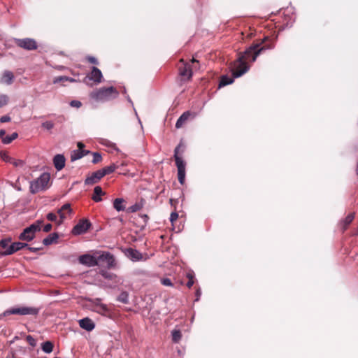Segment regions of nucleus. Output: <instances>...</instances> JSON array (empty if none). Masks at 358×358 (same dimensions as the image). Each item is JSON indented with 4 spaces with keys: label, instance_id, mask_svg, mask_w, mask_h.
<instances>
[{
    "label": "nucleus",
    "instance_id": "obj_22",
    "mask_svg": "<svg viewBox=\"0 0 358 358\" xmlns=\"http://www.w3.org/2000/svg\"><path fill=\"white\" fill-rule=\"evenodd\" d=\"M191 115L192 113L189 111L183 113L178 119L176 123V127L178 129L182 127L184 123L191 117Z\"/></svg>",
    "mask_w": 358,
    "mask_h": 358
},
{
    "label": "nucleus",
    "instance_id": "obj_48",
    "mask_svg": "<svg viewBox=\"0 0 358 358\" xmlns=\"http://www.w3.org/2000/svg\"><path fill=\"white\" fill-rule=\"evenodd\" d=\"M27 248L29 251L34 252H36L42 248H39V247L38 248L31 247L29 245Z\"/></svg>",
    "mask_w": 358,
    "mask_h": 358
},
{
    "label": "nucleus",
    "instance_id": "obj_17",
    "mask_svg": "<svg viewBox=\"0 0 358 358\" xmlns=\"http://www.w3.org/2000/svg\"><path fill=\"white\" fill-rule=\"evenodd\" d=\"M79 325L82 329L88 331H92L95 327L94 322L89 317H85L80 320Z\"/></svg>",
    "mask_w": 358,
    "mask_h": 358
},
{
    "label": "nucleus",
    "instance_id": "obj_39",
    "mask_svg": "<svg viewBox=\"0 0 358 358\" xmlns=\"http://www.w3.org/2000/svg\"><path fill=\"white\" fill-rule=\"evenodd\" d=\"M102 159L101 155L99 152H94L93 153V159H92V163L93 164H97L100 162Z\"/></svg>",
    "mask_w": 358,
    "mask_h": 358
},
{
    "label": "nucleus",
    "instance_id": "obj_56",
    "mask_svg": "<svg viewBox=\"0 0 358 358\" xmlns=\"http://www.w3.org/2000/svg\"><path fill=\"white\" fill-rule=\"evenodd\" d=\"M55 358H59V357H55Z\"/></svg>",
    "mask_w": 358,
    "mask_h": 358
},
{
    "label": "nucleus",
    "instance_id": "obj_53",
    "mask_svg": "<svg viewBox=\"0 0 358 358\" xmlns=\"http://www.w3.org/2000/svg\"><path fill=\"white\" fill-rule=\"evenodd\" d=\"M142 217L144 219L145 221L148 220V216L147 215H143Z\"/></svg>",
    "mask_w": 358,
    "mask_h": 358
},
{
    "label": "nucleus",
    "instance_id": "obj_27",
    "mask_svg": "<svg viewBox=\"0 0 358 358\" xmlns=\"http://www.w3.org/2000/svg\"><path fill=\"white\" fill-rule=\"evenodd\" d=\"M234 82V78L227 76H222L221 77L219 87H224L227 85L231 84Z\"/></svg>",
    "mask_w": 358,
    "mask_h": 358
},
{
    "label": "nucleus",
    "instance_id": "obj_25",
    "mask_svg": "<svg viewBox=\"0 0 358 358\" xmlns=\"http://www.w3.org/2000/svg\"><path fill=\"white\" fill-rule=\"evenodd\" d=\"M104 194L102 188L100 186H96L94 189V195L92 199L95 202H99L102 200L101 195Z\"/></svg>",
    "mask_w": 358,
    "mask_h": 358
},
{
    "label": "nucleus",
    "instance_id": "obj_36",
    "mask_svg": "<svg viewBox=\"0 0 358 358\" xmlns=\"http://www.w3.org/2000/svg\"><path fill=\"white\" fill-rule=\"evenodd\" d=\"M54 126L55 124L52 121H45L41 124V127L48 131L53 129Z\"/></svg>",
    "mask_w": 358,
    "mask_h": 358
},
{
    "label": "nucleus",
    "instance_id": "obj_51",
    "mask_svg": "<svg viewBox=\"0 0 358 358\" xmlns=\"http://www.w3.org/2000/svg\"><path fill=\"white\" fill-rule=\"evenodd\" d=\"M84 144L81 142H78V150H83V148H84Z\"/></svg>",
    "mask_w": 358,
    "mask_h": 358
},
{
    "label": "nucleus",
    "instance_id": "obj_13",
    "mask_svg": "<svg viewBox=\"0 0 358 358\" xmlns=\"http://www.w3.org/2000/svg\"><path fill=\"white\" fill-rule=\"evenodd\" d=\"M194 69H198L197 66H194ZM192 69L193 67H192L190 64H183V65L179 68V74L180 76L189 80L192 76Z\"/></svg>",
    "mask_w": 358,
    "mask_h": 358
},
{
    "label": "nucleus",
    "instance_id": "obj_32",
    "mask_svg": "<svg viewBox=\"0 0 358 358\" xmlns=\"http://www.w3.org/2000/svg\"><path fill=\"white\" fill-rule=\"evenodd\" d=\"M143 207V203L142 202L136 203L134 205L129 206L127 209L129 213H135L140 210Z\"/></svg>",
    "mask_w": 358,
    "mask_h": 358
},
{
    "label": "nucleus",
    "instance_id": "obj_14",
    "mask_svg": "<svg viewBox=\"0 0 358 358\" xmlns=\"http://www.w3.org/2000/svg\"><path fill=\"white\" fill-rule=\"evenodd\" d=\"M1 158L4 162L13 165L15 167H22L24 164L23 160L13 158L6 152L1 155Z\"/></svg>",
    "mask_w": 358,
    "mask_h": 358
},
{
    "label": "nucleus",
    "instance_id": "obj_18",
    "mask_svg": "<svg viewBox=\"0 0 358 358\" xmlns=\"http://www.w3.org/2000/svg\"><path fill=\"white\" fill-rule=\"evenodd\" d=\"M65 157L62 155H56L53 158V164L57 171H61L65 166Z\"/></svg>",
    "mask_w": 358,
    "mask_h": 358
},
{
    "label": "nucleus",
    "instance_id": "obj_8",
    "mask_svg": "<svg viewBox=\"0 0 358 358\" xmlns=\"http://www.w3.org/2000/svg\"><path fill=\"white\" fill-rule=\"evenodd\" d=\"M14 41L18 47L26 50H35L38 48L36 41L33 38H15Z\"/></svg>",
    "mask_w": 358,
    "mask_h": 358
},
{
    "label": "nucleus",
    "instance_id": "obj_46",
    "mask_svg": "<svg viewBox=\"0 0 358 358\" xmlns=\"http://www.w3.org/2000/svg\"><path fill=\"white\" fill-rule=\"evenodd\" d=\"M11 120L10 117L9 115H3L0 117V122L4 123V122H8Z\"/></svg>",
    "mask_w": 358,
    "mask_h": 358
},
{
    "label": "nucleus",
    "instance_id": "obj_19",
    "mask_svg": "<svg viewBox=\"0 0 358 358\" xmlns=\"http://www.w3.org/2000/svg\"><path fill=\"white\" fill-rule=\"evenodd\" d=\"M14 80V75L10 71H5L1 78V83L10 85L13 83Z\"/></svg>",
    "mask_w": 358,
    "mask_h": 358
},
{
    "label": "nucleus",
    "instance_id": "obj_41",
    "mask_svg": "<svg viewBox=\"0 0 358 358\" xmlns=\"http://www.w3.org/2000/svg\"><path fill=\"white\" fill-rule=\"evenodd\" d=\"M178 214L177 212H172L170 215V222H171L172 225L174 224V222L178 220Z\"/></svg>",
    "mask_w": 358,
    "mask_h": 358
},
{
    "label": "nucleus",
    "instance_id": "obj_35",
    "mask_svg": "<svg viewBox=\"0 0 358 358\" xmlns=\"http://www.w3.org/2000/svg\"><path fill=\"white\" fill-rule=\"evenodd\" d=\"M101 274L106 279L115 280L117 278V275H115L114 273H109L105 271H102L101 272Z\"/></svg>",
    "mask_w": 358,
    "mask_h": 358
},
{
    "label": "nucleus",
    "instance_id": "obj_37",
    "mask_svg": "<svg viewBox=\"0 0 358 358\" xmlns=\"http://www.w3.org/2000/svg\"><path fill=\"white\" fill-rule=\"evenodd\" d=\"M9 97L6 94H0V108L7 105Z\"/></svg>",
    "mask_w": 358,
    "mask_h": 358
},
{
    "label": "nucleus",
    "instance_id": "obj_15",
    "mask_svg": "<svg viewBox=\"0 0 358 358\" xmlns=\"http://www.w3.org/2000/svg\"><path fill=\"white\" fill-rule=\"evenodd\" d=\"M105 261L106 262L108 267H113L115 264V260L113 255L108 252H103L98 255V262Z\"/></svg>",
    "mask_w": 358,
    "mask_h": 358
},
{
    "label": "nucleus",
    "instance_id": "obj_50",
    "mask_svg": "<svg viewBox=\"0 0 358 358\" xmlns=\"http://www.w3.org/2000/svg\"><path fill=\"white\" fill-rule=\"evenodd\" d=\"M6 137V131L4 129L0 130V138L1 139V141L3 142V138H5Z\"/></svg>",
    "mask_w": 358,
    "mask_h": 358
},
{
    "label": "nucleus",
    "instance_id": "obj_10",
    "mask_svg": "<svg viewBox=\"0 0 358 358\" xmlns=\"http://www.w3.org/2000/svg\"><path fill=\"white\" fill-rule=\"evenodd\" d=\"M79 262L88 267H92L98 265V255H92L90 254H85L80 255L78 258Z\"/></svg>",
    "mask_w": 358,
    "mask_h": 358
},
{
    "label": "nucleus",
    "instance_id": "obj_47",
    "mask_svg": "<svg viewBox=\"0 0 358 358\" xmlns=\"http://www.w3.org/2000/svg\"><path fill=\"white\" fill-rule=\"evenodd\" d=\"M52 224H47L43 227V231L45 232H49L52 229Z\"/></svg>",
    "mask_w": 358,
    "mask_h": 358
},
{
    "label": "nucleus",
    "instance_id": "obj_45",
    "mask_svg": "<svg viewBox=\"0 0 358 358\" xmlns=\"http://www.w3.org/2000/svg\"><path fill=\"white\" fill-rule=\"evenodd\" d=\"M62 80H69L71 82H73L74 81V79L73 78H67V77H60V78H55V83H57L59 81H62Z\"/></svg>",
    "mask_w": 358,
    "mask_h": 358
},
{
    "label": "nucleus",
    "instance_id": "obj_31",
    "mask_svg": "<svg viewBox=\"0 0 358 358\" xmlns=\"http://www.w3.org/2000/svg\"><path fill=\"white\" fill-rule=\"evenodd\" d=\"M128 252L131 259L134 260H139L142 258V255L136 250L129 249Z\"/></svg>",
    "mask_w": 358,
    "mask_h": 358
},
{
    "label": "nucleus",
    "instance_id": "obj_52",
    "mask_svg": "<svg viewBox=\"0 0 358 358\" xmlns=\"http://www.w3.org/2000/svg\"><path fill=\"white\" fill-rule=\"evenodd\" d=\"M196 301H198V300H199V296H200V295H201V292H200V290H197V291H196Z\"/></svg>",
    "mask_w": 358,
    "mask_h": 358
},
{
    "label": "nucleus",
    "instance_id": "obj_11",
    "mask_svg": "<svg viewBox=\"0 0 358 358\" xmlns=\"http://www.w3.org/2000/svg\"><path fill=\"white\" fill-rule=\"evenodd\" d=\"M73 213V210L71 208V205L69 203L64 204L60 208L58 209L57 213L59 215V219L57 222V225L62 224L64 221L70 216Z\"/></svg>",
    "mask_w": 358,
    "mask_h": 358
},
{
    "label": "nucleus",
    "instance_id": "obj_9",
    "mask_svg": "<svg viewBox=\"0 0 358 358\" xmlns=\"http://www.w3.org/2000/svg\"><path fill=\"white\" fill-rule=\"evenodd\" d=\"M90 227V222L88 220L83 219L79 220V222L73 227L71 232L76 236L80 235L87 232Z\"/></svg>",
    "mask_w": 358,
    "mask_h": 358
},
{
    "label": "nucleus",
    "instance_id": "obj_26",
    "mask_svg": "<svg viewBox=\"0 0 358 358\" xmlns=\"http://www.w3.org/2000/svg\"><path fill=\"white\" fill-rule=\"evenodd\" d=\"M117 169V166H116L115 164H111L110 165L105 166L100 170L101 171L103 176H105L106 175L113 173Z\"/></svg>",
    "mask_w": 358,
    "mask_h": 358
},
{
    "label": "nucleus",
    "instance_id": "obj_29",
    "mask_svg": "<svg viewBox=\"0 0 358 358\" xmlns=\"http://www.w3.org/2000/svg\"><path fill=\"white\" fill-rule=\"evenodd\" d=\"M355 213H352L349 214L345 218V220L343 222V230H345L347 229L348 226L353 221V220L355 218Z\"/></svg>",
    "mask_w": 358,
    "mask_h": 358
},
{
    "label": "nucleus",
    "instance_id": "obj_4",
    "mask_svg": "<svg viewBox=\"0 0 358 358\" xmlns=\"http://www.w3.org/2000/svg\"><path fill=\"white\" fill-rule=\"evenodd\" d=\"M10 238L1 240L0 246L4 250L1 252V255H10L28 246L27 243L23 242H14L13 243H10Z\"/></svg>",
    "mask_w": 358,
    "mask_h": 358
},
{
    "label": "nucleus",
    "instance_id": "obj_34",
    "mask_svg": "<svg viewBox=\"0 0 358 358\" xmlns=\"http://www.w3.org/2000/svg\"><path fill=\"white\" fill-rule=\"evenodd\" d=\"M117 301L124 304L129 303V294L127 292H122L117 297Z\"/></svg>",
    "mask_w": 358,
    "mask_h": 358
},
{
    "label": "nucleus",
    "instance_id": "obj_6",
    "mask_svg": "<svg viewBox=\"0 0 358 358\" xmlns=\"http://www.w3.org/2000/svg\"><path fill=\"white\" fill-rule=\"evenodd\" d=\"M42 223V220H37L29 227H26L19 235L18 238L22 241H31L35 238L36 233L40 231Z\"/></svg>",
    "mask_w": 358,
    "mask_h": 358
},
{
    "label": "nucleus",
    "instance_id": "obj_38",
    "mask_svg": "<svg viewBox=\"0 0 358 358\" xmlns=\"http://www.w3.org/2000/svg\"><path fill=\"white\" fill-rule=\"evenodd\" d=\"M47 219L49 220V221H51V222H55L57 224L59 221V220L57 219V214L54 213H49L47 216H46Z\"/></svg>",
    "mask_w": 358,
    "mask_h": 358
},
{
    "label": "nucleus",
    "instance_id": "obj_49",
    "mask_svg": "<svg viewBox=\"0 0 358 358\" xmlns=\"http://www.w3.org/2000/svg\"><path fill=\"white\" fill-rule=\"evenodd\" d=\"M27 339L29 342L30 345H31L33 346L35 345V341L31 336H28L27 337Z\"/></svg>",
    "mask_w": 358,
    "mask_h": 358
},
{
    "label": "nucleus",
    "instance_id": "obj_44",
    "mask_svg": "<svg viewBox=\"0 0 358 358\" xmlns=\"http://www.w3.org/2000/svg\"><path fill=\"white\" fill-rule=\"evenodd\" d=\"M70 105L72 107L80 108L81 106L82 103L80 101L73 100V101H71Z\"/></svg>",
    "mask_w": 358,
    "mask_h": 358
},
{
    "label": "nucleus",
    "instance_id": "obj_40",
    "mask_svg": "<svg viewBox=\"0 0 358 358\" xmlns=\"http://www.w3.org/2000/svg\"><path fill=\"white\" fill-rule=\"evenodd\" d=\"M187 278L189 279L188 282H187V286L189 288H190L194 283V275H193V274L188 273L187 274Z\"/></svg>",
    "mask_w": 358,
    "mask_h": 358
},
{
    "label": "nucleus",
    "instance_id": "obj_54",
    "mask_svg": "<svg viewBox=\"0 0 358 358\" xmlns=\"http://www.w3.org/2000/svg\"><path fill=\"white\" fill-rule=\"evenodd\" d=\"M191 62L192 64L199 63V62L197 60H196L194 58H193Z\"/></svg>",
    "mask_w": 358,
    "mask_h": 358
},
{
    "label": "nucleus",
    "instance_id": "obj_55",
    "mask_svg": "<svg viewBox=\"0 0 358 358\" xmlns=\"http://www.w3.org/2000/svg\"><path fill=\"white\" fill-rule=\"evenodd\" d=\"M128 101H129V102H131V99H130V98H129V97H128Z\"/></svg>",
    "mask_w": 358,
    "mask_h": 358
},
{
    "label": "nucleus",
    "instance_id": "obj_28",
    "mask_svg": "<svg viewBox=\"0 0 358 358\" xmlns=\"http://www.w3.org/2000/svg\"><path fill=\"white\" fill-rule=\"evenodd\" d=\"M41 349L45 353H50L53 350V344L50 341H45L42 343Z\"/></svg>",
    "mask_w": 358,
    "mask_h": 358
},
{
    "label": "nucleus",
    "instance_id": "obj_23",
    "mask_svg": "<svg viewBox=\"0 0 358 358\" xmlns=\"http://www.w3.org/2000/svg\"><path fill=\"white\" fill-rule=\"evenodd\" d=\"M124 199L122 198H117L113 201V208L118 212L124 211L126 208L124 205Z\"/></svg>",
    "mask_w": 358,
    "mask_h": 358
},
{
    "label": "nucleus",
    "instance_id": "obj_7",
    "mask_svg": "<svg viewBox=\"0 0 358 358\" xmlns=\"http://www.w3.org/2000/svg\"><path fill=\"white\" fill-rule=\"evenodd\" d=\"M40 308L36 307L20 306L13 307L4 312V315H37Z\"/></svg>",
    "mask_w": 358,
    "mask_h": 358
},
{
    "label": "nucleus",
    "instance_id": "obj_3",
    "mask_svg": "<svg viewBox=\"0 0 358 358\" xmlns=\"http://www.w3.org/2000/svg\"><path fill=\"white\" fill-rule=\"evenodd\" d=\"M119 92L114 87H101L92 91L90 99L96 102H106L118 96Z\"/></svg>",
    "mask_w": 358,
    "mask_h": 358
},
{
    "label": "nucleus",
    "instance_id": "obj_16",
    "mask_svg": "<svg viewBox=\"0 0 358 358\" xmlns=\"http://www.w3.org/2000/svg\"><path fill=\"white\" fill-rule=\"evenodd\" d=\"M103 177V175L101 171L99 169L95 172H93L91 176H88L85 180V184L87 185L95 184L98 182Z\"/></svg>",
    "mask_w": 358,
    "mask_h": 358
},
{
    "label": "nucleus",
    "instance_id": "obj_24",
    "mask_svg": "<svg viewBox=\"0 0 358 358\" xmlns=\"http://www.w3.org/2000/svg\"><path fill=\"white\" fill-rule=\"evenodd\" d=\"M59 236L57 233H52L43 240V245L48 246L57 242Z\"/></svg>",
    "mask_w": 358,
    "mask_h": 358
},
{
    "label": "nucleus",
    "instance_id": "obj_20",
    "mask_svg": "<svg viewBox=\"0 0 358 358\" xmlns=\"http://www.w3.org/2000/svg\"><path fill=\"white\" fill-rule=\"evenodd\" d=\"M95 301V311L101 315H105L108 311V308L106 305L101 303L100 299H96Z\"/></svg>",
    "mask_w": 358,
    "mask_h": 358
},
{
    "label": "nucleus",
    "instance_id": "obj_21",
    "mask_svg": "<svg viewBox=\"0 0 358 358\" xmlns=\"http://www.w3.org/2000/svg\"><path fill=\"white\" fill-rule=\"evenodd\" d=\"M90 153V151L85 150H75L71 152V160L72 162L80 159L85 155Z\"/></svg>",
    "mask_w": 358,
    "mask_h": 358
},
{
    "label": "nucleus",
    "instance_id": "obj_12",
    "mask_svg": "<svg viewBox=\"0 0 358 358\" xmlns=\"http://www.w3.org/2000/svg\"><path fill=\"white\" fill-rule=\"evenodd\" d=\"M102 78L101 71L97 67L93 66L91 72L85 77V80H92L94 83L99 84L101 82Z\"/></svg>",
    "mask_w": 358,
    "mask_h": 358
},
{
    "label": "nucleus",
    "instance_id": "obj_2",
    "mask_svg": "<svg viewBox=\"0 0 358 358\" xmlns=\"http://www.w3.org/2000/svg\"><path fill=\"white\" fill-rule=\"evenodd\" d=\"M185 145L181 141L174 150V159L178 169V179L181 185H183L185 180L186 163L182 158L185 152Z\"/></svg>",
    "mask_w": 358,
    "mask_h": 358
},
{
    "label": "nucleus",
    "instance_id": "obj_42",
    "mask_svg": "<svg viewBox=\"0 0 358 358\" xmlns=\"http://www.w3.org/2000/svg\"><path fill=\"white\" fill-rule=\"evenodd\" d=\"M161 282L164 286H169V287L173 286V283L169 278H162L161 280Z\"/></svg>",
    "mask_w": 358,
    "mask_h": 358
},
{
    "label": "nucleus",
    "instance_id": "obj_43",
    "mask_svg": "<svg viewBox=\"0 0 358 358\" xmlns=\"http://www.w3.org/2000/svg\"><path fill=\"white\" fill-rule=\"evenodd\" d=\"M87 60L90 62L91 64H98V61L97 59L94 57H92V56H87L86 57Z\"/></svg>",
    "mask_w": 358,
    "mask_h": 358
},
{
    "label": "nucleus",
    "instance_id": "obj_1",
    "mask_svg": "<svg viewBox=\"0 0 358 358\" xmlns=\"http://www.w3.org/2000/svg\"><path fill=\"white\" fill-rule=\"evenodd\" d=\"M274 44H265L263 47L259 48V44H256L249 47L245 51L238 56L231 64V71L234 78H238L245 73L249 70L248 62H255L259 53L264 50L272 49Z\"/></svg>",
    "mask_w": 358,
    "mask_h": 358
},
{
    "label": "nucleus",
    "instance_id": "obj_30",
    "mask_svg": "<svg viewBox=\"0 0 358 358\" xmlns=\"http://www.w3.org/2000/svg\"><path fill=\"white\" fill-rule=\"evenodd\" d=\"M171 336H172V341L174 343H177L180 341L181 337H182V334L180 330L174 329L171 332Z\"/></svg>",
    "mask_w": 358,
    "mask_h": 358
},
{
    "label": "nucleus",
    "instance_id": "obj_5",
    "mask_svg": "<svg viewBox=\"0 0 358 358\" xmlns=\"http://www.w3.org/2000/svg\"><path fill=\"white\" fill-rule=\"evenodd\" d=\"M50 175L48 173H43L36 180L30 182V192L32 194L45 191L50 187Z\"/></svg>",
    "mask_w": 358,
    "mask_h": 358
},
{
    "label": "nucleus",
    "instance_id": "obj_33",
    "mask_svg": "<svg viewBox=\"0 0 358 358\" xmlns=\"http://www.w3.org/2000/svg\"><path fill=\"white\" fill-rule=\"evenodd\" d=\"M17 136L18 134L16 132L13 133L11 135L6 136L5 138H3V143L6 145L9 144L16 139Z\"/></svg>",
    "mask_w": 358,
    "mask_h": 358
}]
</instances>
